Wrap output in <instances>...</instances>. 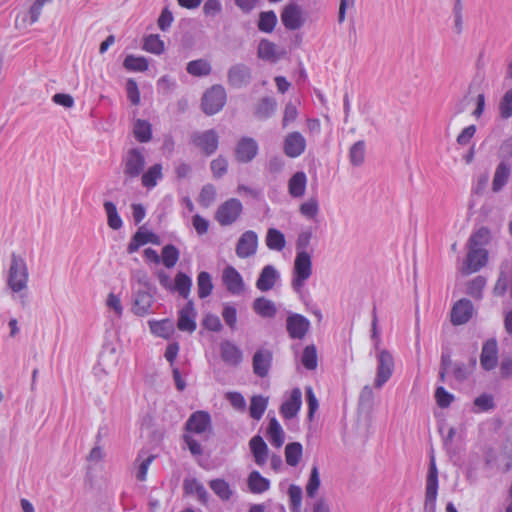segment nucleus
Returning <instances> with one entry per match:
<instances>
[{"label": "nucleus", "instance_id": "37", "mask_svg": "<svg viewBox=\"0 0 512 512\" xmlns=\"http://www.w3.org/2000/svg\"><path fill=\"white\" fill-rule=\"evenodd\" d=\"M186 71L194 77H204L211 73L212 67L208 60L200 58L188 62Z\"/></svg>", "mask_w": 512, "mask_h": 512}, {"label": "nucleus", "instance_id": "63", "mask_svg": "<svg viewBox=\"0 0 512 512\" xmlns=\"http://www.w3.org/2000/svg\"><path fill=\"white\" fill-rule=\"evenodd\" d=\"M290 498V508L292 511L298 510L302 501V489L300 486L291 484L288 488Z\"/></svg>", "mask_w": 512, "mask_h": 512}, {"label": "nucleus", "instance_id": "14", "mask_svg": "<svg viewBox=\"0 0 512 512\" xmlns=\"http://www.w3.org/2000/svg\"><path fill=\"white\" fill-rule=\"evenodd\" d=\"M273 361V353L269 349H258L252 358L253 373L260 377L265 378L271 369Z\"/></svg>", "mask_w": 512, "mask_h": 512}, {"label": "nucleus", "instance_id": "46", "mask_svg": "<svg viewBox=\"0 0 512 512\" xmlns=\"http://www.w3.org/2000/svg\"><path fill=\"white\" fill-rule=\"evenodd\" d=\"M197 286H198V297L200 299L207 298L214 288L212 283V278L209 272L201 271L197 276Z\"/></svg>", "mask_w": 512, "mask_h": 512}, {"label": "nucleus", "instance_id": "29", "mask_svg": "<svg viewBox=\"0 0 512 512\" xmlns=\"http://www.w3.org/2000/svg\"><path fill=\"white\" fill-rule=\"evenodd\" d=\"M509 284V293L510 297H512V263L501 266L499 277L494 286V294L496 296H504L508 291Z\"/></svg>", "mask_w": 512, "mask_h": 512}, {"label": "nucleus", "instance_id": "17", "mask_svg": "<svg viewBox=\"0 0 512 512\" xmlns=\"http://www.w3.org/2000/svg\"><path fill=\"white\" fill-rule=\"evenodd\" d=\"M306 149V139L297 131L287 134L283 143V150L290 158L299 157Z\"/></svg>", "mask_w": 512, "mask_h": 512}, {"label": "nucleus", "instance_id": "49", "mask_svg": "<svg viewBox=\"0 0 512 512\" xmlns=\"http://www.w3.org/2000/svg\"><path fill=\"white\" fill-rule=\"evenodd\" d=\"M143 49L149 53L160 55L165 50V44L158 34H150L144 38Z\"/></svg>", "mask_w": 512, "mask_h": 512}, {"label": "nucleus", "instance_id": "45", "mask_svg": "<svg viewBox=\"0 0 512 512\" xmlns=\"http://www.w3.org/2000/svg\"><path fill=\"white\" fill-rule=\"evenodd\" d=\"M490 240V230L487 227H480L473 232L467 242V247L483 248Z\"/></svg>", "mask_w": 512, "mask_h": 512}, {"label": "nucleus", "instance_id": "30", "mask_svg": "<svg viewBox=\"0 0 512 512\" xmlns=\"http://www.w3.org/2000/svg\"><path fill=\"white\" fill-rule=\"evenodd\" d=\"M266 436L270 441L271 445L280 448L285 440V433L276 417L269 418Z\"/></svg>", "mask_w": 512, "mask_h": 512}, {"label": "nucleus", "instance_id": "1", "mask_svg": "<svg viewBox=\"0 0 512 512\" xmlns=\"http://www.w3.org/2000/svg\"><path fill=\"white\" fill-rule=\"evenodd\" d=\"M312 275V260L308 252L296 253L292 271L291 287L294 292L301 293L306 281Z\"/></svg>", "mask_w": 512, "mask_h": 512}, {"label": "nucleus", "instance_id": "60", "mask_svg": "<svg viewBox=\"0 0 512 512\" xmlns=\"http://www.w3.org/2000/svg\"><path fill=\"white\" fill-rule=\"evenodd\" d=\"M500 116L503 119L512 117V88L505 92L499 103Z\"/></svg>", "mask_w": 512, "mask_h": 512}, {"label": "nucleus", "instance_id": "47", "mask_svg": "<svg viewBox=\"0 0 512 512\" xmlns=\"http://www.w3.org/2000/svg\"><path fill=\"white\" fill-rule=\"evenodd\" d=\"M303 447L300 442L288 443L285 447V459L289 466H296L302 457Z\"/></svg>", "mask_w": 512, "mask_h": 512}, {"label": "nucleus", "instance_id": "55", "mask_svg": "<svg viewBox=\"0 0 512 512\" xmlns=\"http://www.w3.org/2000/svg\"><path fill=\"white\" fill-rule=\"evenodd\" d=\"M215 198L216 189L213 184L209 183L202 187L199 193L198 202L202 207L207 208L214 202Z\"/></svg>", "mask_w": 512, "mask_h": 512}, {"label": "nucleus", "instance_id": "8", "mask_svg": "<svg viewBox=\"0 0 512 512\" xmlns=\"http://www.w3.org/2000/svg\"><path fill=\"white\" fill-rule=\"evenodd\" d=\"M394 370V358L387 349H382L377 354V370L375 387L381 388L392 376Z\"/></svg>", "mask_w": 512, "mask_h": 512}, {"label": "nucleus", "instance_id": "35", "mask_svg": "<svg viewBox=\"0 0 512 512\" xmlns=\"http://www.w3.org/2000/svg\"><path fill=\"white\" fill-rule=\"evenodd\" d=\"M208 485L221 501H229L234 494L233 489L225 479H212L209 481Z\"/></svg>", "mask_w": 512, "mask_h": 512}, {"label": "nucleus", "instance_id": "50", "mask_svg": "<svg viewBox=\"0 0 512 512\" xmlns=\"http://www.w3.org/2000/svg\"><path fill=\"white\" fill-rule=\"evenodd\" d=\"M487 280L484 276L478 275L467 284V294L475 300H480L483 297V290L486 286Z\"/></svg>", "mask_w": 512, "mask_h": 512}, {"label": "nucleus", "instance_id": "15", "mask_svg": "<svg viewBox=\"0 0 512 512\" xmlns=\"http://www.w3.org/2000/svg\"><path fill=\"white\" fill-rule=\"evenodd\" d=\"M498 363V343L495 338H490L483 343L480 354V364L485 371L493 370Z\"/></svg>", "mask_w": 512, "mask_h": 512}, {"label": "nucleus", "instance_id": "5", "mask_svg": "<svg viewBox=\"0 0 512 512\" xmlns=\"http://www.w3.org/2000/svg\"><path fill=\"white\" fill-rule=\"evenodd\" d=\"M243 212V205L237 198H230L223 202L215 212V219L221 226L235 223Z\"/></svg>", "mask_w": 512, "mask_h": 512}, {"label": "nucleus", "instance_id": "12", "mask_svg": "<svg viewBox=\"0 0 512 512\" xmlns=\"http://www.w3.org/2000/svg\"><path fill=\"white\" fill-rule=\"evenodd\" d=\"M258 235L253 230H247L239 237L235 253L240 259H246L256 254L258 248Z\"/></svg>", "mask_w": 512, "mask_h": 512}, {"label": "nucleus", "instance_id": "28", "mask_svg": "<svg viewBox=\"0 0 512 512\" xmlns=\"http://www.w3.org/2000/svg\"><path fill=\"white\" fill-rule=\"evenodd\" d=\"M277 110V101L275 98L266 96L262 97L254 108V116L260 121L271 118Z\"/></svg>", "mask_w": 512, "mask_h": 512}, {"label": "nucleus", "instance_id": "59", "mask_svg": "<svg viewBox=\"0 0 512 512\" xmlns=\"http://www.w3.org/2000/svg\"><path fill=\"white\" fill-rule=\"evenodd\" d=\"M222 317L226 325L234 331L237 324V309L234 305L226 303L224 304Z\"/></svg>", "mask_w": 512, "mask_h": 512}, {"label": "nucleus", "instance_id": "9", "mask_svg": "<svg viewBox=\"0 0 512 512\" xmlns=\"http://www.w3.org/2000/svg\"><path fill=\"white\" fill-rule=\"evenodd\" d=\"M259 151L257 141L248 136L241 137L234 148L235 160L241 164H247L254 160Z\"/></svg>", "mask_w": 512, "mask_h": 512}, {"label": "nucleus", "instance_id": "16", "mask_svg": "<svg viewBox=\"0 0 512 512\" xmlns=\"http://www.w3.org/2000/svg\"><path fill=\"white\" fill-rule=\"evenodd\" d=\"M196 316L197 313L194 308V302L188 300L178 313L177 328L184 332H194L197 327Z\"/></svg>", "mask_w": 512, "mask_h": 512}, {"label": "nucleus", "instance_id": "32", "mask_svg": "<svg viewBox=\"0 0 512 512\" xmlns=\"http://www.w3.org/2000/svg\"><path fill=\"white\" fill-rule=\"evenodd\" d=\"M249 491L253 494H262L270 488V480L257 470L250 472L247 478Z\"/></svg>", "mask_w": 512, "mask_h": 512}, {"label": "nucleus", "instance_id": "31", "mask_svg": "<svg viewBox=\"0 0 512 512\" xmlns=\"http://www.w3.org/2000/svg\"><path fill=\"white\" fill-rule=\"evenodd\" d=\"M306 185V174L303 171H297L288 181V192L293 198H300L305 194Z\"/></svg>", "mask_w": 512, "mask_h": 512}, {"label": "nucleus", "instance_id": "58", "mask_svg": "<svg viewBox=\"0 0 512 512\" xmlns=\"http://www.w3.org/2000/svg\"><path fill=\"white\" fill-rule=\"evenodd\" d=\"M210 168L213 177L219 179L227 173L228 161L225 157L219 155L216 159L211 161Z\"/></svg>", "mask_w": 512, "mask_h": 512}, {"label": "nucleus", "instance_id": "18", "mask_svg": "<svg viewBox=\"0 0 512 512\" xmlns=\"http://www.w3.org/2000/svg\"><path fill=\"white\" fill-rule=\"evenodd\" d=\"M302 406V392L300 388L292 389L290 397L280 406V414L285 420H290L297 416Z\"/></svg>", "mask_w": 512, "mask_h": 512}, {"label": "nucleus", "instance_id": "62", "mask_svg": "<svg viewBox=\"0 0 512 512\" xmlns=\"http://www.w3.org/2000/svg\"><path fill=\"white\" fill-rule=\"evenodd\" d=\"M312 236L313 231L311 228H307L299 233L296 240V253L307 252Z\"/></svg>", "mask_w": 512, "mask_h": 512}, {"label": "nucleus", "instance_id": "22", "mask_svg": "<svg viewBox=\"0 0 512 512\" xmlns=\"http://www.w3.org/2000/svg\"><path fill=\"white\" fill-rule=\"evenodd\" d=\"M488 261V251L484 248L468 247V253L465 261L468 273L478 272L486 265Z\"/></svg>", "mask_w": 512, "mask_h": 512}, {"label": "nucleus", "instance_id": "64", "mask_svg": "<svg viewBox=\"0 0 512 512\" xmlns=\"http://www.w3.org/2000/svg\"><path fill=\"white\" fill-rule=\"evenodd\" d=\"M202 326L212 332H220L223 329L220 318L212 313H208L204 316Z\"/></svg>", "mask_w": 512, "mask_h": 512}, {"label": "nucleus", "instance_id": "41", "mask_svg": "<svg viewBox=\"0 0 512 512\" xmlns=\"http://www.w3.org/2000/svg\"><path fill=\"white\" fill-rule=\"evenodd\" d=\"M162 165L159 163L149 167L146 172L142 174V185L148 189H151L157 185V181L162 179Z\"/></svg>", "mask_w": 512, "mask_h": 512}, {"label": "nucleus", "instance_id": "26", "mask_svg": "<svg viewBox=\"0 0 512 512\" xmlns=\"http://www.w3.org/2000/svg\"><path fill=\"white\" fill-rule=\"evenodd\" d=\"M249 448L254 462L260 467L265 465L269 457V448L262 436H253L249 441Z\"/></svg>", "mask_w": 512, "mask_h": 512}, {"label": "nucleus", "instance_id": "10", "mask_svg": "<svg viewBox=\"0 0 512 512\" xmlns=\"http://www.w3.org/2000/svg\"><path fill=\"white\" fill-rule=\"evenodd\" d=\"M252 80V70L244 63H236L227 71V83L231 88L247 87Z\"/></svg>", "mask_w": 512, "mask_h": 512}, {"label": "nucleus", "instance_id": "56", "mask_svg": "<svg viewBox=\"0 0 512 512\" xmlns=\"http://www.w3.org/2000/svg\"><path fill=\"white\" fill-rule=\"evenodd\" d=\"M320 475L319 470L316 465H314L311 469V473L308 479V483L306 485V493L308 497L313 498L316 495L317 490L320 487Z\"/></svg>", "mask_w": 512, "mask_h": 512}, {"label": "nucleus", "instance_id": "57", "mask_svg": "<svg viewBox=\"0 0 512 512\" xmlns=\"http://www.w3.org/2000/svg\"><path fill=\"white\" fill-rule=\"evenodd\" d=\"M305 396L308 406L307 418L309 421H312L316 411L319 408V402L311 386H307L305 388Z\"/></svg>", "mask_w": 512, "mask_h": 512}, {"label": "nucleus", "instance_id": "36", "mask_svg": "<svg viewBox=\"0 0 512 512\" xmlns=\"http://www.w3.org/2000/svg\"><path fill=\"white\" fill-rule=\"evenodd\" d=\"M265 243L270 250L282 251L286 246V238L277 228H269L266 233Z\"/></svg>", "mask_w": 512, "mask_h": 512}, {"label": "nucleus", "instance_id": "33", "mask_svg": "<svg viewBox=\"0 0 512 512\" xmlns=\"http://www.w3.org/2000/svg\"><path fill=\"white\" fill-rule=\"evenodd\" d=\"M253 310L262 318H274L277 313L275 303L265 297H258L253 301Z\"/></svg>", "mask_w": 512, "mask_h": 512}, {"label": "nucleus", "instance_id": "19", "mask_svg": "<svg viewBox=\"0 0 512 512\" xmlns=\"http://www.w3.org/2000/svg\"><path fill=\"white\" fill-rule=\"evenodd\" d=\"M222 282L227 291L232 295H240L244 290L243 278L233 266H227L223 270Z\"/></svg>", "mask_w": 512, "mask_h": 512}, {"label": "nucleus", "instance_id": "53", "mask_svg": "<svg viewBox=\"0 0 512 512\" xmlns=\"http://www.w3.org/2000/svg\"><path fill=\"white\" fill-rule=\"evenodd\" d=\"M147 230L144 226L138 228L136 233L132 236L129 244L127 245V253L133 254L139 250V248L147 244Z\"/></svg>", "mask_w": 512, "mask_h": 512}, {"label": "nucleus", "instance_id": "38", "mask_svg": "<svg viewBox=\"0 0 512 512\" xmlns=\"http://www.w3.org/2000/svg\"><path fill=\"white\" fill-rule=\"evenodd\" d=\"M133 134L140 143H147L152 138V125L147 120L137 119L134 123Z\"/></svg>", "mask_w": 512, "mask_h": 512}, {"label": "nucleus", "instance_id": "7", "mask_svg": "<svg viewBox=\"0 0 512 512\" xmlns=\"http://www.w3.org/2000/svg\"><path fill=\"white\" fill-rule=\"evenodd\" d=\"M191 142L199 148L206 156L214 154L219 146V136L216 130L208 129L203 132H194L191 135Z\"/></svg>", "mask_w": 512, "mask_h": 512}, {"label": "nucleus", "instance_id": "6", "mask_svg": "<svg viewBox=\"0 0 512 512\" xmlns=\"http://www.w3.org/2000/svg\"><path fill=\"white\" fill-rule=\"evenodd\" d=\"M143 148H131L123 158L124 175L126 178L133 179L138 177L145 168V156Z\"/></svg>", "mask_w": 512, "mask_h": 512}, {"label": "nucleus", "instance_id": "44", "mask_svg": "<svg viewBox=\"0 0 512 512\" xmlns=\"http://www.w3.org/2000/svg\"><path fill=\"white\" fill-rule=\"evenodd\" d=\"M268 398L262 395H255L251 398L249 414L254 420H260L267 408Z\"/></svg>", "mask_w": 512, "mask_h": 512}, {"label": "nucleus", "instance_id": "34", "mask_svg": "<svg viewBox=\"0 0 512 512\" xmlns=\"http://www.w3.org/2000/svg\"><path fill=\"white\" fill-rule=\"evenodd\" d=\"M148 325L152 334L168 339L174 332L173 322L166 318L162 320H149Z\"/></svg>", "mask_w": 512, "mask_h": 512}, {"label": "nucleus", "instance_id": "54", "mask_svg": "<svg viewBox=\"0 0 512 512\" xmlns=\"http://www.w3.org/2000/svg\"><path fill=\"white\" fill-rule=\"evenodd\" d=\"M276 45L268 39H262L258 45L257 56L262 60L275 61Z\"/></svg>", "mask_w": 512, "mask_h": 512}, {"label": "nucleus", "instance_id": "43", "mask_svg": "<svg viewBox=\"0 0 512 512\" xmlns=\"http://www.w3.org/2000/svg\"><path fill=\"white\" fill-rule=\"evenodd\" d=\"M103 207L107 215L108 226L113 230H119L123 226V221L118 213L115 203L112 201H105Z\"/></svg>", "mask_w": 512, "mask_h": 512}, {"label": "nucleus", "instance_id": "42", "mask_svg": "<svg viewBox=\"0 0 512 512\" xmlns=\"http://www.w3.org/2000/svg\"><path fill=\"white\" fill-rule=\"evenodd\" d=\"M123 67L128 71L144 72L149 68V62L144 56L127 55L123 61Z\"/></svg>", "mask_w": 512, "mask_h": 512}, {"label": "nucleus", "instance_id": "51", "mask_svg": "<svg viewBox=\"0 0 512 512\" xmlns=\"http://www.w3.org/2000/svg\"><path fill=\"white\" fill-rule=\"evenodd\" d=\"M366 145L363 140L355 142L349 149V160L353 166H360L365 160Z\"/></svg>", "mask_w": 512, "mask_h": 512}, {"label": "nucleus", "instance_id": "23", "mask_svg": "<svg viewBox=\"0 0 512 512\" xmlns=\"http://www.w3.org/2000/svg\"><path fill=\"white\" fill-rule=\"evenodd\" d=\"M154 298L152 294L146 290H138L133 295L132 311L135 315L143 317L151 313Z\"/></svg>", "mask_w": 512, "mask_h": 512}, {"label": "nucleus", "instance_id": "2", "mask_svg": "<svg viewBox=\"0 0 512 512\" xmlns=\"http://www.w3.org/2000/svg\"><path fill=\"white\" fill-rule=\"evenodd\" d=\"M28 268L26 261L21 257L12 253L11 264L8 271L7 284L15 293L27 288Z\"/></svg>", "mask_w": 512, "mask_h": 512}, {"label": "nucleus", "instance_id": "40", "mask_svg": "<svg viewBox=\"0 0 512 512\" xmlns=\"http://www.w3.org/2000/svg\"><path fill=\"white\" fill-rule=\"evenodd\" d=\"M192 287V279L184 272L179 271L174 279L172 291H177L179 295L188 299Z\"/></svg>", "mask_w": 512, "mask_h": 512}, {"label": "nucleus", "instance_id": "39", "mask_svg": "<svg viewBox=\"0 0 512 512\" xmlns=\"http://www.w3.org/2000/svg\"><path fill=\"white\" fill-rule=\"evenodd\" d=\"M278 18L273 10L262 11L259 14L257 27L263 33H272L277 25Z\"/></svg>", "mask_w": 512, "mask_h": 512}, {"label": "nucleus", "instance_id": "13", "mask_svg": "<svg viewBox=\"0 0 512 512\" xmlns=\"http://www.w3.org/2000/svg\"><path fill=\"white\" fill-rule=\"evenodd\" d=\"M281 21L287 30H298L304 24L302 9L296 3L287 4L281 12Z\"/></svg>", "mask_w": 512, "mask_h": 512}, {"label": "nucleus", "instance_id": "3", "mask_svg": "<svg viewBox=\"0 0 512 512\" xmlns=\"http://www.w3.org/2000/svg\"><path fill=\"white\" fill-rule=\"evenodd\" d=\"M227 101V93L221 84L207 89L201 99V108L206 115L212 116L222 110Z\"/></svg>", "mask_w": 512, "mask_h": 512}, {"label": "nucleus", "instance_id": "11", "mask_svg": "<svg viewBox=\"0 0 512 512\" xmlns=\"http://www.w3.org/2000/svg\"><path fill=\"white\" fill-rule=\"evenodd\" d=\"M310 326V320L302 314L290 313L286 318V330L291 339H303Z\"/></svg>", "mask_w": 512, "mask_h": 512}, {"label": "nucleus", "instance_id": "61", "mask_svg": "<svg viewBox=\"0 0 512 512\" xmlns=\"http://www.w3.org/2000/svg\"><path fill=\"white\" fill-rule=\"evenodd\" d=\"M436 403L440 408H447L454 400V395L448 392L443 386H438L435 390Z\"/></svg>", "mask_w": 512, "mask_h": 512}, {"label": "nucleus", "instance_id": "20", "mask_svg": "<svg viewBox=\"0 0 512 512\" xmlns=\"http://www.w3.org/2000/svg\"><path fill=\"white\" fill-rule=\"evenodd\" d=\"M473 314V304L469 299L463 298L454 304L451 310V322L453 325L467 323Z\"/></svg>", "mask_w": 512, "mask_h": 512}, {"label": "nucleus", "instance_id": "27", "mask_svg": "<svg viewBox=\"0 0 512 512\" xmlns=\"http://www.w3.org/2000/svg\"><path fill=\"white\" fill-rule=\"evenodd\" d=\"M511 172V165L508 162L500 161L498 163L492 180V191L494 193H498L503 190L510 179Z\"/></svg>", "mask_w": 512, "mask_h": 512}, {"label": "nucleus", "instance_id": "21", "mask_svg": "<svg viewBox=\"0 0 512 512\" xmlns=\"http://www.w3.org/2000/svg\"><path fill=\"white\" fill-rule=\"evenodd\" d=\"M210 426L211 416L203 410L193 412L185 423V429L196 434L204 433Z\"/></svg>", "mask_w": 512, "mask_h": 512}, {"label": "nucleus", "instance_id": "48", "mask_svg": "<svg viewBox=\"0 0 512 512\" xmlns=\"http://www.w3.org/2000/svg\"><path fill=\"white\" fill-rule=\"evenodd\" d=\"M180 257L179 249L173 244H167L162 248L161 260L163 265L170 269L176 265Z\"/></svg>", "mask_w": 512, "mask_h": 512}, {"label": "nucleus", "instance_id": "52", "mask_svg": "<svg viewBox=\"0 0 512 512\" xmlns=\"http://www.w3.org/2000/svg\"><path fill=\"white\" fill-rule=\"evenodd\" d=\"M301 363L307 370H314L317 368L318 358L315 345H307L301 356Z\"/></svg>", "mask_w": 512, "mask_h": 512}, {"label": "nucleus", "instance_id": "25", "mask_svg": "<svg viewBox=\"0 0 512 512\" xmlns=\"http://www.w3.org/2000/svg\"><path fill=\"white\" fill-rule=\"evenodd\" d=\"M280 274L273 265H266L262 268L258 279L256 280V288L262 292L271 290L279 280Z\"/></svg>", "mask_w": 512, "mask_h": 512}, {"label": "nucleus", "instance_id": "24", "mask_svg": "<svg viewBox=\"0 0 512 512\" xmlns=\"http://www.w3.org/2000/svg\"><path fill=\"white\" fill-rule=\"evenodd\" d=\"M220 356L224 363L236 367L243 360L241 349L229 340H224L220 345Z\"/></svg>", "mask_w": 512, "mask_h": 512}, {"label": "nucleus", "instance_id": "4", "mask_svg": "<svg viewBox=\"0 0 512 512\" xmlns=\"http://www.w3.org/2000/svg\"><path fill=\"white\" fill-rule=\"evenodd\" d=\"M438 469L435 456H430L428 473L426 477L424 512H436V501L438 496Z\"/></svg>", "mask_w": 512, "mask_h": 512}]
</instances>
